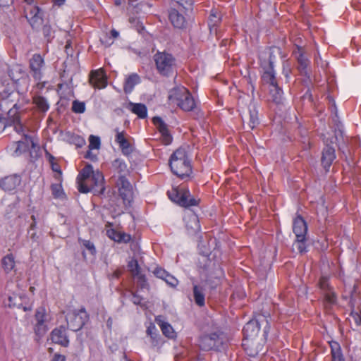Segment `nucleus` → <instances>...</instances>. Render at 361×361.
<instances>
[{"mask_svg":"<svg viewBox=\"0 0 361 361\" xmlns=\"http://www.w3.org/2000/svg\"><path fill=\"white\" fill-rule=\"evenodd\" d=\"M76 182L81 193L92 192L94 195H102L106 189L103 174L99 171H94L91 164H87L80 171Z\"/></svg>","mask_w":361,"mask_h":361,"instance_id":"f257e3e1","label":"nucleus"},{"mask_svg":"<svg viewBox=\"0 0 361 361\" xmlns=\"http://www.w3.org/2000/svg\"><path fill=\"white\" fill-rule=\"evenodd\" d=\"M169 166L173 174L183 179L192 173L191 161L187 151L182 147L175 150L170 157Z\"/></svg>","mask_w":361,"mask_h":361,"instance_id":"f03ea898","label":"nucleus"},{"mask_svg":"<svg viewBox=\"0 0 361 361\" xmlns=\"http://www.w3.org/2000/svg\"><path fill=\"white\" fill-rule=\"evenodd\" d=\"M169 101L185 111H192L196 104L194 98L187 88L178 86L173 88L169 93Z\"/></svg>","mask_w":361,"mask_h":361,"instance_id":"7ed1b4c3","label":"nucleus"},{"mask_svg":"<svg viewBox=\"0 0 361 361\" xmlns=\"http://www.w3.org/2000/svg\"><path fill=\"white\" fill-rule=\"evenodd\" d=\"M259 59L260 67L262 69L261 78L263 83L269 85V86L278 83L276 78V71L274 70L276 57L273 53H262L259 56Z\"/></svg>","mask_w":361,"mask_h":361,"instance_id":"20e7f679","label":"nucleus"},{"mask_svg":"<svg viewBox=\"0 0 361 361\" xmlns=\"http://www.w3.org/2000/svg\"><path fill=\"white\" fill-rule=\"evenodd\" d=\"M154 61L158 73L163 76L171 75L176 67V60L170 53L157 51L154 55Z\"/></svg>","mask_w":361,"mask_h":361,"instance_id":"39448f33","label":"nucleus"},{"mask_svg":"<svg viewBox=\"0 0 361 361\" xmlns=\"http://www.w3.org/2000/svg\"><path fill=\"white\" fill-rule=\"evenodd\" d=\"M68 326L73 331L80 330L88 320V314L84 307L70 310L66 315Z\"/></svg>","mask_w":361,"mask_h":361,"instance_id":"423d86ee","label":"nucleus"},{"mask_svg":"<svg viewBox=\"0 0 361 361\" xmlns=\"http://www.w3.org/2000/svg\"><path fill=\"white\" fill-rule=\"evenodd\" d=\"M8 125L13 126V130L20 135H22L25 140L30 141L32 148L35 149L36 144L33 140V137L27 134V128L21 123L20 116L17 113V110L13 111L10 109L8 111Z\"/></svg>","mask_w":361,"mask_h":361,"instance_id":"0eeeda50","label":"nucleus"},{"mask_svg":"<svg viewBox=\"0 0 361 361\" xmlns=\"http://www.w3.org/2000/svg\"><path fill=\"white\" fill-rule=\"evenodd\" d=\"M18 97V92L15 90L14 87H5L0 92V110L7 113L10 109H12L13 111L17 110L18 107L16 100Z\"/></svg>","mask_w":361,"mask_h":361,"instance_id":"6e6552de","label":"nucleus"},{"mask_svg":"<svg viewBox=\"0 0 361 361\" xmlns=\"http://www.w3.org/2000/svg\"><path fill=\"white\" fill-rule=\"evenodd\" d=\"M293 231L296 237V241L304 244L306 240L307 233V225L305 219L300 216L297 215L293 221ZM304 245H299L298 248H304Z\"/></svg>","mask_w":361,"mask_h":361,"instance_id":"1a4fd4ad","label":"nucleus"},{"mask_svg":"<svg viewBox=\"0 0 361 361\" xmlns=\"http://www.w3.org/2000/svg\"><path fill=\"white\" fill-rule=\"evenodd\" d=\"M118 192L125 204H130L133 199V186L124 175H119L117 180Z\"/></svg>","mask_w":361,"mask_h":361,"instance_id":"9d476101","label":"nucleus"},{"mask_svg":"<svg viewBox=\"0 0 361 361\" xmlns=\"http://www.w3.org/2000/svg\"><path fill=\"white\" fill-rule=\"evenodd\" d=\"M35 320V332L39 337L43 336L48 331L47 324L49 322V315L44 307H39L37 310Z\"/></svg>","mask_w":361,"mask_h":361,"instance_id":"9b49d317","label":"nucleus"},{"mask_svg":"<svg viewBox=\"0 0 361 361\" xmlns=\"http://www.w3.org/2000/svg\"><path fill=\"white\" fill-rule=\"evenodd\" d=\"M265 320L267 325L269 324L267 317L259 315L255 321L247 322L243 327V335L245 340L252 339L257 336L259 331V324Z\"/></svg>","mask_w":361,"mask_h":361,"instance_id":"f8f14e48","label":"nucleus"},{"mask_svg":"<svg viewBox=\"0 0 361 361\" xmlns=\"http://www.w3.org/2000/svg\"><path fill=\"white\" fill-rule=\"evenodd\" d=\"M152 122L156 126L157 130L161 135V140L165 145L171 144L173 137L169 130L168 125L159 116H155L152 119Z\"/></svg>","mask_w":361,"mask_h":361,"instance_id":"ddd939ff","label":"nucleus"},{"mask_svg":"<svg viewBox=\"0 0 361 361\" xmlns=\"http://www.w3.org/2000/svg\"><path fill=\"white\" fill-rule=\"evenodd\" d=\"M128 267L134 279L137 280V283L141 288H145L147 286L145 275L140 267L137 260L136 259H132L129 261Z\"/></svg>","mask_w":361,"mask_h":361,"instance_id":"4468645a","label":"nucleus"},{"mask_svg":"<svg viewBox=\"0 0 361 361\" xmlns=\"http://www.w3.org/2000/svg\"><path fill=\"white\" fill-rule=\"evenodd\" d=\"M293 55L296 59L298 63V70L302 75H307L308 73L307 68L310 65V60L305 55L304 49L297 46L293 51Z\"/></svg>","mask_w":361,"mask_h":361,"instance_id":"2eb2a0df","label":"nucleus"},{"mask_svg":"<svg viewBox=\"0 0 361 361\" xmlns=\"http://www.w3.org/2000/svg\"><path fill=\"white\" fill-rule=\"evenodd\" d=\"M25 17L32 27L42 23L40 8L37 6L29 5L25 8Z\"/></svg>","mask_w":361,"mask_h":361,"instance_id":"dca6fc26","label":"nucleus"},{"mask_svg":"<svg viewBox=\"0 0 361 361\" xmlns=\"http://www.w3.org/2000/svg\"><path fill=\"white\" fill-rule=\"evenodd\" d=\"M90 83L94 88H105L108 84L106 74L102 69L92 71L90 75Z\"/></svg>","mask_w":361,"mask_h":361,"instance_id":"f3484780","label":"nucleus"},{"mask_svg":"<svg viewBox=\"0 0 361 361\" xmlns=\"http://www.w3.org/2000/svg\"><path fill=\"white\" fill-rule=\"evenodd\" d=\"M30 145H31L30 141L25 140V139L23 140H18L11 143L8 147V151L11 156L19 157L27 152Z\"/></svg>","mask_w":361,"mask_h":361,"instance_id":"a211bd4d","label":"nucleus"},{"mask_svg":"<svg viewBox=\"0 0 361 361\" xmlns=\"http://www.w3.org/2000/svg\"><path fill=\"white\" fill-rule=\"evenodd\" d=\"M51 340L53 343L66 347L69 344V340L66 334V329L61 326L54 329L51 333Z\"/></svg>","mask_w":361,"mask_h":361,"instance_id":"6ab92c4d","label":"nucleus"},{"mask_svg":"<svg viewBox=\"0 0 361 361\" xmlns=\"http://www.w3.org/2000/svg\"><path fill=\"white\" fill-rule=\"evenodd\" d=\"M21 183V177L19 175L13 174L6 176L0 180V188L5 191L15 190Z\"/></svg>","mask_w":361,"mask_h":361,"instance_id":"aec40b11","label":"nucleus"},{"mask_svg":"<svg viewBox=\"0 0 361 361\" xmlns=\"http://www.w3.org/2000/svg\"><path fill=\"white\" fill-rule=\"evenodd\" d=\"M219 336L216 334L204 335L200 339V347L204 350H209L218 346L219 343Z\"/></svg>","mask_w":361,"mask_h":361,"instance_id":"412c9836","label":"nucleus"},{"mask_svg":"<svg viewBox=\"0 0 361 361\" xmlns=\"http://www.w3.org/2000/svg\"><path fill=\"white\" fill-rule=\"evenodd\" d=\"M44 65V59L39 54H34L30 61V67L32 71V75L35 80H40L42 77V68Z\"/></svg>","mask_w":361,"mask_h":361,"instance_id":"4be33fe9","label":"nucleus"},{"mask_svg":"<svg viewBox=\"0 0 361 361\" xmlns=\"http://www.w3.org/2000/svg\"><path fill=\"white\" fill-rule=\"evenodd\" d=\"M319 285L324 291L325 301L329 305L334 304L336 302V295L329 286L328 278L325 276L321 277Z\"/></svg>","mask_w":361,"mask_h":361,"instance_id":"5701e85b","label":"nucleus"},{"mask_svg":"<svg viewBox=\"0 0 361 361\" xmlns=\"http://www.w3.org/2000/svg\"><path fill=\"white\" fill-rule=\"evenodd\" d=\"M336 159L335 149L333 147L326 145L322 151V164L326 171H329L334 160Z\"/></svg>","mask_w":361,"mask_h":361,"instance_id":"b1692460","label":"nucleus"},{"mask_svg":"<svg viewBox=\"0 0 361 361\" xmlns=\"http://www.w3.org/2000/svg\"><path fill=\"white\" fill-rule=\"evenodd\" d=\"M152 272L157 278L164 280L171 287L175 288L178 284V281L161 267H156Z\"/></svg>","mask_w":361,"mask_h":361,"instance_id":"393cba45","label":"nucleus"},{"mask_svg":"<svg viewBox=\"0 0 361 361\" xmlns=\"http://www.w3.org/2000/svg\"><path fill=\"white\" fill-rule=\"evenodd\" d=\"M32 103L37 111L42 114H46L50 108L48 99L40 94L35 95L32 97Z\"/></svg>","mask_w":361,"mask_h":361,"instance_id":"a878e982","label":"nucleus"},{"mask_svg":"<svg viewBox=\"0 0 361 361\" xmlns=\"http://www.w3.org/2000/svg\"><path fill=\"white\" fill-rule=\"evenodd\" d=\"M141 82L140 77L137 73H131L125 78L123 91L126 94L133 92L135 86Z\"/></svg>","mask_w":361,"mask_h":361,"instance_id":"bb28decb","label":"nucleus"},{"mask_svg":"<svg viewBox=\"0 0 361 361\" xmlns=\"http://www.w3.org/2000/svg\"><path fill=\"white\" fill-rule=\"evenodd\" d=\"M169 20L172 25L178 29L184 28L186 24L185 17L176 9L170 11Z\"/></svg>","mask_w":361,"mask_h":361,"instance_id":"cd10ccee","label":"nucleus"},{"mask_svg":"<svg viewBox=\"0 0 361 361\" xmlns=\"http://www.w3.org/2000/svg\"><path fill=\"white\" fill-rule=\"evenodd\" d=\"M175 192H176V197H172L170 195V199L173 202H177L180 205L185 207L197 205L198 200H197L194 197L189 198L187 196V193L185 195H182L181 196H180L178 191H175Z\"/></svg>","mask_w":361,"mask_h":361,"instance_id":"c85d7f7f","label":"nucleus"},{"mask_svg":"<svg viewBox=\"0 0 361 361\" xmlns=\"http://www.w3.org/2000/svg\"><path fill=\"white\" fill-rule=\"evenodd\" d=\"M155 321L166 337L173 338L176 336V332L173 327L168 322H165L161 316L157 317Z\"/></svg>","mask_w":361,"mask_h":361,"instance_id":"c756f323","label":"nucleus"},{"mask_svg":"<svg viewBox=\"0 0 361 361\" xmlns=\"http://www.w3.org/2000/svg\"><path fill=\"white\" fill-rule=\"evenodd\" d=\"M116 142L119 145V147L124 154L129 153L130 151V145L128 140L125 137L124 131L120 132L118 129H116Z\"/></svg>","mask_w":361,"mask_h":361,"instance_id":"7c9ffc66","label":"nucleus"},{"mask_svg":"<svg viewBox=\"0 0 361 361\" xmlns=\"http://www.w3.org/2000/svg\"><path fill=\"white\" fill-rule=\"evenodd\" d=\"M106 235L111 240L118 243H127L129 242L131 238L130 235L125 233L117 232L116 230L112 228L106 231Z\"/></svg>","mask_w":361,"mask_h":361,"instance_id":"2f4dec72","label":"nucleus"},{"mask_svg":"<svg viewBox=\"0 0 361 361\" xmlns=\"http://www.w3.org/2000/svg\"><path fill=\"white\" fill-rule=\"evenodd\" d=\"M269 94L273 102L281 104L283 101V90L278 83L269 86Z\"/></svg>","mask_w":361,"mask_h":361,"instance_id":"473e14b6","label":"nucleus"},{"mask_svg":"<svg viewBox=\"0 0 361 361\" xmlns=\"http://www.w3.org/2000/svg\"><path fill=\"white\" fill-rule=\"evenodd\" d=\"M131 111L136 114L140 118H145L147 116V109L146 106L141 103H130Z\"/></svg>","mask_w":361,"mask_h":361,"instance_id":"72a5a7b5","label":"nucleus"},{"mask_svg":"<svg viewBox=\"0 0 361 361\" xmlns=\"http://www.w3.org/2000/svg\"><path fill=\"white\" fill-rule=\"evenodd\" d=\"M193 295L197 305L199 306H203L204 305V293L202 287L196 285L194 286Z\"/></svg>","mask_w":361,"mask_h":361,"instance_id":"f704fd0d","label":"nucleus"},{"mask_svg":"<svg viewBox=\"0 0 361 361\" xmlns=\"http://www.w3.org/2000/svg\"><path fill=\"white\" fill-rule=\"evenodd\" d=\"M333 361H345L339 344L337 342L330 343Z\"/></svg>","mask_w":361,"mask_h":361,"instance_id":"c9c22d12","label":"nucleus"},{"mask_svg":"<svg viewBox=\"0 0 361 361\" xmlns=\"http://www.w3.org/2000/svg\"><path fill=\"white\" fill-rule=\"evenodd\" d=\"M2 265L6 271H11L15 266L14 257L12 255H8L2 259Z\"/></svg>","mask_w":361,"mask_h":361,"instance_id":"e433bc0d","label":"nucleus"},{"mask_svg":"<svg viewBox=\"0 0 361 361\" xmlns=\"http://www.w3.org/2000/svg\"><path fill=\"white\" fill-rule=\"evenodd\" d=\"M186 226L188 228H190L195 232L200 231V225L199 224L197 216H190L188 219V223Z\"/></svg>","mask_w":361,"mask_h":361,"instance_id":"4c0bfd02","label":"nucleus"},{"mask_svg":"<svg viewBox=\"0 0 361 361\" xmlns=\"http://www.w3.org/2000/svg\"><path fill=\"white\" fill-rule=\"evenodd\" d=\"M250 121L248 125L251 129H254L259 124V118L257 116V111L254 107L253 109H250Z\"/></svg>","mask_w":361,"mask_h":361,"instance_id":"58836bf2","label":"nucleus"},{"mask_svg":"<svg viewBox=\"0 0 361 361\" xmlns=\"http://www.w3.org/2000/svg\"><path fill=\"white\" fill-rule=\"evenodd\" d=\"M221 19L220 14L216 11L212 10L209 20V26L211 30L212 27L216 26L220 23Z\"/></svg>","mask_w":361,"mask_h":361,"instance_id":"ea45409f","label":"nucleus"},{"mask_svg":"<svg viewBox=\"0 0 361 361\" xmlns=\"http://www.w3.org/2000/svg\"><path fill=\"white\" fill-rule=\"evenodd\" d=\"M51 190L52 195L55 198H61L64 195L62 186L60 184H52L51 185Z\"/></svg>","mask_w":361,"mask_h":361,"instance_id":"a19ab883","label":"nucleus"},{"mask_svg":"<svg viewBox=\"0 0 361 361\" xmlns=\"http://www.w3.org/2000/svg\"><path fill=\"white\" fill-rule=\"evenodd\" d=\"M72 111L76 114H82L85 111V104L84 102L75 100L73 102Z\"/></svg>","mask_w":361,"mask_h":361,"instance_id":"79ce46f5","label":"nucleus"},{"mask_svg":"<svg viewBox=\"0 0 361 361\" xmlns=\"http://www.w3.org/2000/svg\"><path fill=\"white\" fill-rule=\"evenodd\" d=\"M89 149H98L100 147L101 141L98 136L90 135L89 137Z\"/></svg>","mask_w":361,"mask_h":361,"instance_id":"37998d69","label":"nucleus"},{"mask_svg":"<svg viewBox=\"0 0 361 361\" xmlns=\"http://www.w3.org/2000/svg\"><path fill=\"white\" fill-rule=\"evenodd\" d=\"M113 165L116 169L118 173H119L120 175H123L122 173H124L127 170V165L121 159H116Z\"/></svg>","mask_w":361,"mask_h":361,"instance_id":"c03bdc74","label":"nucleus"},{"mask_svg":"<svg viewBox=\"0 0 361 361\" xmlns=\"http://www.w3.org/2000/svg\"><path fill=\"white\" fill-rule=\"evenodd\" d=\"M54 157L53 156L50 155L49 162L51 164V169L54 172H56L59 175H61L62 174V171H61L60 166L57 163L54 162Z\"/></svg>","mask_w":361,"mask_h":361,"instance_id":"a18cd8bd","label":"nucleus"},{"mask_svg":"<svg viewBox=\"0 0 361 361\" xmlns=\"http://www.w3.org/2000/svg\"><path fill=\"white\" fill-rule=\"evenodd\" d=\"M70 136L71 140L78 147H81L85 143L84 139L79 135L71 134Z\"/></svg>","mask_w":361,"mask_h":361,"instance_id":"49530a36","label":"nucleus"},{"mask_svg":"<svg viewBox=\"0 0 361 361\" xmlns=\"http://www.w3.org/2000/svg\"><path fill=\"white\" fill-rule=\"evenodd\" d=\"M35 229L36 228H32V226H30L27 231L28 236L33 241H37L39 238V236L36 233Z\"/></svg>","mask_w":361,"mask_h":361,"instance_id":"de8ad7c7","label":"nucleus"},{"mask_svg":"<svg viewBox=\"0 0 361 361\" xmlns=\"http://www.w3.org/2000/svg\"><path fill=\"white\" fill-rule=\"evenodd\" d=\"M6 127H8V120L0 117V133H1Z\"/></svg>","mask_w":361,"mask_h":361,"instance_id":"09e8293b","label":"nucleus"},{"mask_svg":"<svg viewBox=\"0 0 361 361\" xmlns=\"http://www.w3.org/2000/svg\"><path fill=\"white\" fill-rule=\"evenodd\" d=\"M51 361H66V357L60 354H55Z\"/></svg>","mask_w":361,"mask_h":361,"instance_id":"8fccbe9b","label":"nucleus"},{"mask_svg":"<svg viewBox=\"0 0 361 361\" xmlns=\"http://www.w3.org/2000/svg\"><path fill=\"white\" fill-rule=\"evenodd\" d=\"M43 33L46 37H51V27L48 25H44L42 29Z\"/></svg>","mask_w":361,"mask_h":361,"instance_id":"3c124183","label":"nucleus"},{"mask_svg":"<svg viewBox=\"0 0 361 361\" xmlns=\"http://www.w3.org/2000/svg\"><path fill=\"white\" fill-rule=\"evenodd\" d=\"M353 317L357 324H361V309L360 313H353Z\"/></svg>","mask_w":361,"mask_h":361,"instance_id":"603ef678","label":"nucleus"},{"mask_svg":"<svg viewBox=\"0 0 361 361\" xmlns=\"http://www.w3.org/2000/svg\"><path fill=\"white\" fill-rule=\"evenodd\" d=\"M175 191H178V194L180 196H181L182 195H185L186 192L185 193H182L180 190H178V189H173L171 192H168V195H169V197L170 198V195L172 197H176V192Z\"/></svg>","mask_w":361,"mask_h":361,"instance_id":"864d4df0","label":"nucleus"},{"mask_svg":"<svg viewBox=\"0 0 361 361\" xmlns=\"http://www.w3.org/2000/svg\"><path fill=\"white\" fill-rule=\"evenodd\" d=\"M142 299L135 294H133V302L134 304L140 305Z\"/></svg>","mask_w":361,"mask_h":361,"instance_id":"5fc2aeb1","label":"nucleus"},{"mask_svg":"<svg viewBox=\"0 0 361 361\" xmlns=\"http://www.w3.org/2000/svg\"><path fill=\"white\" fill-rule=\"evenodd\" d=\"M224 276V271L221 268H219L216 273V279H221Z\"/></svg>","mask_w":361,"mask_h":361,"instance_id":"6e6d98bb","label":"nucleus"},{"mask_svg":"<svg viewBox=\"0 0 361 361\" xmlns=\"http://www.w3.org/2000/svg\"><path fill=\"white\" fill-rule=\"evenodd\" d=\"M31 219L32 222L30 224V226H32V228H36L37 226V219L35 215L31 216Z\"/></svg>","mask_w":361,"mask_h":361,"instance_id":"4d7b16f0","label":"nucleus"},{"mask_svg":"<svg viewBox=\"0 0 361 361\" xmlns=\"http://www.w3.org/2000/svg\"><path fill=\"white\" fill-rule=\"evenodd\" d=\"M290 69L289 68H283V74L285 75V77L286 78H289V74H290Z\"/></svg>","mask_w":361,"mask_h":361,"instance_id":"13d9d810","label":"nucleus"},{"mask_svg":"<svg viewBox=\"0 0 361 361\" xmlns=\"http://www.w3.org/2000/svg\"><path fill=\"white\" fill-rule=\"evenodd\" d=\"M53 1L55 5L61 6L64 4L66 0H53Z\"/></svg>","mask_w":361,"mask_h":361,"instance_id":"bf43d9fd","label":"nucleus"},{"mask_svg":"<svg viewBox=\"0 0 361 361\" xmlns=\"http://www.w3.org/2000/svg\"><path fill=\"white\" fill-rule=\"evenodd\" d=\"M14 70H15V69L13 68V69L11 70V71H9V76L11 78V79H12L13 80H16V81H17V80H19V78H16V77L14 76V75H13V71H14Z\"/></svg>","mask_w":361,"mask_h":361,"instance_id":"052dcab7","label":"nucleus"},{"mask_svg":"<svg viewBox=\"0 0 361 361\" xmlns=\"http://www.w3.org/2000/svg\"><path fill=\"white\" fill-rule=\"evenodd\" d=\"M111 34L114 38H116L118 36V32L115 30H112L111 32Z\"/></svg>","mask_w":361,"mask_h":361,"instance_id":"680f3d73","label":"nucleus"},{"mask_svg":"<svg viewBox=\"0 0 361 361\" xmlns=\"http://www.w3.org/2000/svg\"><path fill=\"white\" fill-rule=\"evenodd\" d=\"M121 275V272L119 271H115L113 274V277L114 278H118Z\"/></svg>","mask_w":361,"mask_h":361,"instance_id":"e2e57ef3","label":"nucleus"},{"mask_svg":"<svg viewBox=\"0 0 361 361\" xmlns=\"http://www.w3.org/2000/svg\"><path fill=\"white\" fill-rule=\"evenodd\" d=\"M86 248L90 249V248H94L93 244H91L90 242H88L87 244H85Z\"/></svg>","mask_w":361,"mask_h":361,"instance_id":"0e129e2a","label":"nucleus"},{"mask_svg":"<svg viewBox=\"0 0 361 361\" xmlns=\"http://www.w3.org/2000/svg\"><path fill=\"white\" fill-rule=\"evenodd\" d=\"M85 157H86V158H91L92 159H94L93 157H92V154H91L90 151H88V152H87V154H86Z\"/></svg>","mask_w":361,"mask_h":361,"instance_id":"69168bd1","label":"nucleus"},{"mask_svg":"<svg viewBox=\"0 0 361 361\" xmlns=\"http://www.w3.org/2000/svg\"><path fill=\"white\" fill-rule=\"evenodd\" d=\"M121 4V0H115L116 5H120Z\"/></svg>","mask_w":361,"mask_h":361,"instance_id":"338daca9","label":"nucleus"},{"mask_svg":"<svg viewBox=\"0 0 361 361\" xmlns=\"http://www.w3.org/2000/svg\"><path fill=\"white\" fill-rule=\"evenodd\" d=\"M30 290L32 293H33V292H34V290H35V287L31 286V287L30 288Z\"/></svg>","mask_w":361,"mask_h":361,"instance_id":"774afa93","label":"nucleus"}]
</instances>
